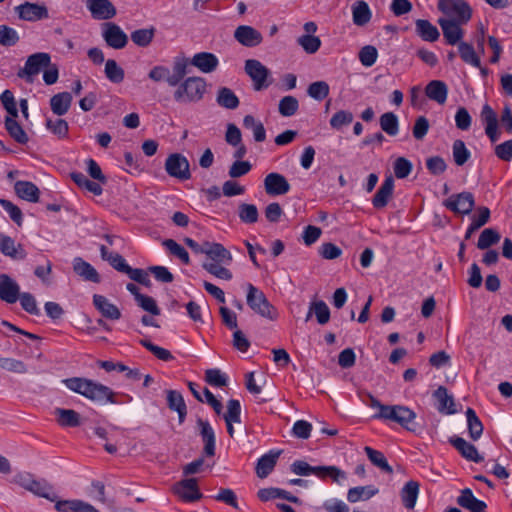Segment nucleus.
<instances>
[{"mask_svg":"<svg viewBox=\"0 0 512 512\" xmlns=\"http://www.w3.org/2000/svg\"><path fill=\"white\" fill-rule=\"evenodd\" d=\"M208 260L206 262L222 263L230 265L232 262V254L220 243L206 242V250L204 253Z\"/></svg>","mask_w":512,"mask_h":512,"instance_id":"21","label":"nucleus"},{"mask_svg":"<svg viewBox=\"0 0 512 512\" xmlns=\"http://www.w3.org/2000/svg\"><path fill=\"white\" fill-rule=\"evenodd\" d=\"M458 51L460 54L461 59L474 67L480 68L481 62L480 58L476 54L473 46L467 42H460L458 44Z\"/></svg>","mask_w":512,"mask_h":512,"instance_id":"51","label":"nucleus"},{"mask_svg":"<svg viewBox=\"0 0 512 512\" xmlns=\"http://www.w3.org/2000/svg\"><path fill=\"white\" fill-rule=\"evenodd\" d=\"M14 10L18 18L23 21L37 22L49 18V11L44 3L24 2Z\"/></svg>","mask_w":512,"mask_h":512,"instance_id":"9","label":"nucleus"},{"mask_svg":"<svg viewBox=\"0 0 512 512\" xmlns=\"http://www.w3.org/2000/svg\"><path fill=\"white\" fill-rule=\"evenodd\" d=\"M443 205L456 214L468 215L475 206L474 196L471 192L453 194L443 201Z\"/></svg>","mask_w":512,"mask_h":512,"instance_id":"12","label":"nucleus"},{"mask_svg":"<svg viewBox=\"0 0 512 512\" xmlns=\"http://www.w3.org/2000/svg\"><path fill=\"white\" fill-rule=\"evenodd\" d=\"M73 270L86 281L93 283H99L101 281L100 275L96 269L81 257H76L73 260Z\"/></svg>","mask_w":512,"mask_h":512,"instance_id":"32","label":"nucleus"},{"mask_svg":"<svg viewBox=\"0 0 512 512\" xmlns=\"http://www.w3.org/2000/svg\"><path fill=\"white\" fill-rule=\"evenodd\" d=\"M45 126L59 139H64L68 136L69 126L67 121L64 119L59 118L53 121L52 119L47 118Z\"/></svg>","mask_w":512,"mask_h":512,"instance_id":"60","label":"nucleus"},{"mask_svg":"<svg viewBox=\"0 0 512 512\" xmlns=\"http://www.w3.org/2000/svg\"><path fill=\"white\" fill-rule=\"evenodd\" d=\"M477 215L472 217V222L465 233V240L471 238L472 234L484 226L490 219V210L488 207L482 206L477 209Z\"/></svg>","mask_w":512,"mask_h":512,"instance_id":"45","label":"nucleus"},{"mask_svg":"<svg viewBox=\"0 0 512 512\" xmlns=\"http://www.w3.org/2000/svg\"><path fill=\"white\" fill-rule=\"evenodd\" d=\"M0 299L8 304L18 301V283L8 274H0Z\"/></svg>","mask_w":512,"mask_h":512,"instance_id":"20","label":"nucleus"},{"mask_svg":"<svg viewBox=\"0 0 512 512\" xmlns=\"http://www.w3.org/2000/svg\"><path fill=\"white\" fill-rule=\"evenodd\" d=\"M480 119L485 127V133L492 143L500 138L498 116L489 104H484L480 112Z\"/></svg>","mask_w":512,"mask_h":512,"instance_id":"15","label":"nucleus"},{"mask_svg":"<svg viewBox=\"0 0 512 512\" xmlns=\"http://www.w3.org/2000/svg\"><path fill=\"white\" fill-rule=\"evenodd\" d=\"M437 8L445 15L444 19L468 23L472 17V9L465 0H439Z\"/></svg>","mask_w":512,"mask_h":512,"instance_id":"5","label":"nucleus"},{"mask_svg":"<svg viewBox=\"0 0 512 512\" xmlns=\"http://www.w3.org/2000/svg\"><path fill=\"white\" fill-rule=\"evenodd\" d=\"M261 501H269L276 498L285 499L292 503H297L299 499L296 496L291 495L289 492L280 488H263L257 493Z\"/></svg>","mask_w":512,"mask_h":512,"instance_id":"44","label":"nucleus"},{"mask_svg":"<svg viewBox=\"0 0 512 512\" xmlns=\"http://www.w3.org/2000/svg\"><path fill=\"white\" fill-rule=\"evenodd\" d=\"M58 512H99L91 504L81 500H59L55 503Z\"/></svg>","mask_w":512,"mask_h":512,"instance_id":"35","label":"nucleus"},{"mask_svg":"<svg viewBox=\"0 0 512 512\" xmlns=\"http://www.w3.org/2000/svg\"><path fill=\"white\" fill-rule=\"evenodd\" d=\"M93 304L104 318L110 320H119L121 318L119 308L111 303L105 296L95 294L93 296Z\"/></svg>","mask_w":512,"mask_h":512,"instance_id":"25","label":"nucleus"},{"mask_svg":"<svg viewBox=\"0 0 512 512\" xmlns=\"http://www.w3.org/2000/svg\"><path fill=\"white\" fill-rule=\"evenodd\" d=\"M156 29L154 27L137 29L130 35L132 42L139 47H147L154 39Z\"/></svg>","mask_w":512,"mask_h":512,"instance_id":"48","label":"nucleus"},{"mask_svg":"<svg viewBox=\"0 0 512 512\" xmlns=\"http://www.w3.org/2000/svg\"><path fill=\"white\" fill-rule=\"evenodd\" d=\"M281 451H270L260 457L256 464V474L259 478H266L274 469Z\"/></svg>","mask_w":512,"mask_h":512,"instance_id":"34","label":"nucleus"},{"mask_svg":"<svg viewBox=\"0 0 512 512\" xmlns=\"http://www.w3.org/2000/svg\"><path fill=\"white\" fill-rule=\"evenodd\" d=\"M18 482L21 487L33 494L50 501H56L57 496L53 492V487L45 480H36L30 474H24L19 476Z\"/></svg>","mask_w":512,"mask_h":512,"instance_id":"11","label":"nucleus"},{"mask_svg":"<svg viewBox=\"0 0 512 512\" xmlns=\"http://www.w3.org/2000/svg\"><path fill=\"white\" fill-rule=\"evenodd\" d=\"M222 263H214V262H204L202 267L211 275L222 279V280H231L233 275L229 269L225 267Z\"/></svg>","mask_w":512,"mask_h":512,"instance_id":"59","label":"nucleus"},{"mask_svg":"<svg viewBox=\"0 0 512 512\" xmlns=\"http://www.w3.org/2000/svg\"><path fill=\"white\" fill-rule=\"evenodd\" d=\"M207 91L204 78L191 76L184 79L174 91V100L178 103H196L203 99Z\"/></svg>","mask_w":512,"mask_h":512,"instance_id":"3","label":"nucleus"},{"mask_svg":"<svg viewBox=\"0 0 512 512\" xmlns=\"http://www.w3.org/2000/svg\"><path fill=\"white\" fill-rule=\"evenodd\" d=\"M71 103L72 95L69 92L55 94L50 99L51 110L57 116L65 115L69 111Z\"/></svg>","mask_w":512,"mask_h":512,"instance_id":"38","label":"nucleus"},{"mask_svg":"<svg viewBox=\"0 0 512 512\" xmlns=\"http://www.w3.org/2000/svg\"><path fill=\"white\" fill-rule=\"evenodd\" d=\"M245 72L252 79L253 87L256 91H261L270 85V83L267 82V79L270 75V71L259 60H246Z\"/></svg>","mask_w":512,"mask_h":512,"instance_id":"10","label":"nucleus"},{"mask_svg":"<svg viewBox=\"0 0 512 512\" xmlns=\"http://www.w3.org/2000/svg\"><path fill=\"white\" fill-rule=\"evenodd\" d=\"M216 102L219 106L230 110L238 108L240 104L237 95L228 87L218 89Z\"/></svg>","mask_w":512,"mask_h":512,"instance_id":"42","label":"nucleus"},{"mask_svg":"<svg viewBox=\"0 0 512 512\" xmlns=\"http://www.w3.org/2000/svg\"><path fill=\"white\" fill-rule=\"evenodd\" d=\"M0 252L16 260H23L27 255L21 244L16 245L14 239L2 233H0Z\"/></svg>","mask_w":512,"mask_h":512,"instance_id":"24","label":"nucleus"},{"mask_svg":"<svg viewBox=\"0 0 512 512\" xmlns=\"http://www.w3.org/2000/svg\"><path fill=\"white\" fill-rule=\"evenodd\" d=\"M18 300L20 301L21 307L27 313L31 315H39L40 309L37 306L35 297L29 292H20V286L18 285Z\"/></svg>","mask_w":512,"mask_h":512,"instance_id":"58","label":"nucleus"},{"mask_svg":"<svg viewBox=\"0 0 512 512\" xmlns=\"http://www.w3.org/2000/svg\"><path fill=\"white\" fill-rule=\"evenodd\" d=\"M62 382L69 390L78 393L92 401L100 403H116L114 398L115 393L108 386H105L101 383L82 377L67 378Z\"/></svg>","mask_w":512,"mask_h":512,"instance_id":"2","label":"nucleus"},{"mask_svg":"<svg viewBox=\"0 0 512 512\" xmlns=\"http://www.w3.org/2000/svg\"><path fill=\"white\" fill-rule=\"evenodd\" d=\"M105 75L112 83H121L124 80V70L113 59H108L105 63Z\"/></svg>","mask_w":512,"mask_h":512,"instance_id":"56","label":"nucleus"},{"mask_svg":"<svg viewBox=\"0 0 512 512\" xmlns=\"http://www.w3.org/2000/svg\"><path fill=\"white\" fill-rule=\"evenodd\" d=\"M450 443L458 450V452L469 461L479 463L483 461V457L478 453L477 448L467 442L464 438L455 437L450 439Z\"/></svg>","mask_w":512,"mask_h":512,"instance_id":"27","label":"nucleus"},{"mask_svg":"<svg viewBox=\"0 0 512 512\" xmlns=\"http://www.w3.org/2000/svg\"><path fill=\"white\" fill-rule=\"evenodd\" d=\"M243 125L247 129H251L256 142H263L266 139V130L262 122L256 120L252 115H246L243 118Z\"/></svg>","mask_w":512,"mask_h":512,"instance_id":"49","label":"nucleus"},{"mask_svg":"<svg viewBox=\"0 0 512 512\" xmlns=\"http://www.w3.org/2000/svg\"><path fill=\"white\" fill-rule=\"evenodd\" d=\"M102 37L107 46L116 50L125 48L128 43L127 34L119 25L113 22H105L102 24Z\"/></svg>","mask_w":512,"mask_h":512,"instance_id":"13","label":"nucleus"},{"mask_svg":"<svg viewBox=\"0 0 512 512\" xmlns=\"http://www.w3.org/2000/svg\"><path fill=\"white\" fill-rule=\"evenodd\" d=\"M329 91V85L325 81L313 82L307 89L308 95L317 101H322L325 99L329 95Z\"/></svg>","mask_w":512,"mask_h":512,"instance_id":"61","label":"nucleus"},{"mask_svg":"<svg viewBox=\"0 0 512 512\" xmlns=\"http://www.w3.org/2000/svg\"><path fill=\"white\" fill-rule=\"evenodd\" d=\"M190 64L203 73H211L217 69L219 60L213 53L199 52L190 59Z\"/></svg>","mask_w":512,"mask_h":512,"instance_id":"22","label":"nucleus"},{"mask_svg":"<svg viewBox=\"0 0 512 512\" xmlns=\"http://www.w3.org/2000/svg\"><path fill=\"white\" fill-rule=\"evenodd\" d=\"M264 190L269 196L284 195L290 191V184L280 173L271 172L264 178Z\"/></svg>","mask_w":512,"mask_h":512,"instance_id":"16","label":"nucleus"},{"mask_svg":"<svg viewBox=\"0 0 512 512\" xmlns=\"http://www.w3.org/2000/svg\"><path fill=\"white\" fill-rule=\"evenodd\" d=\"M234 38L243 46L255 47L258 46L262 40V34L252 26L240 25L234 31Z\"/></svg>","mask_w":512,"mask_h":512,"instance_id":"19","label":"nucleus"},{"mask_svg":"<svg viewBox=\"0 0 512 512\" xmlns=\"http://www.w3.org/2000/svg\"><path fill=\"white\" fill-rule=\"evenodd\" d=\"M14 190L17 196L23 200L32 203L39 201L40 191L38 187L30 181H17L14 184Z\"/></svg>","mask_w":512,"mask_h":512,"instance_id":"33","label":"nucleus"},{"mask_svg":"<svg viewBox=\"0 0 512 512\" xmlns=\"http://www.w3.org/2000/svg\"><path fill=\"white\" fill-rule=\"evenodd\" d=\"M380 127L389 136H395L399 130L397 116L393 112H386L380 117Z\"/></svg>","mask_w":512,"mask_h":512,"instance_id":"54","label":"nucleus"},{"mask_svg":"<svg viewBox=\"0 0 512 512\" xmlns=\"http://www.w3.org/2000/svg\"><path fill=\"white\" fill-rule=\"evenodd\" d=\"M101 258L107 261L115 270L121 273H127L130 266L126 263V260L118 253H111L104 245L100 246Z\"/></svg>","mask_w":512,"mask_h":512,"instance_id":"41","label":"nucleus"},{"mask_svg":"<svg viewBox=\"0 0 512 512\" xmlns=\"http://www.w3.org/2000/svg\"><path fill=\"white\" fill-rule=\"evenodd\" d=\"M365 395L369 399V402L366 404L378 410V412L373 415V418L395 422L410 432L416 431L414 426L416 413L409 407L404 405H384L371 393L365 392Z\"/></svg>","mask_w":512,"mask_h":512,"instance_id":"1","label":"nucleus"},{"mask_svg":"<svg viewBox=\"0 0 512 512\" xmlns=\"http://www.w3.org/2000/svg\"><path fill=\"white\" fill-rule=\"evenodd\" d=\"M173 491L185 502H195L200 500L203 495L198 488L196 478H187L176 483Z\"/></svg>","mask_w":512,"mask_h":512,"instance_id":"17","label":"nucleus"},{"mask_svg":"<svg viewBox=\"0 0 512 512\" xmlns=\"http://www.w3.org/2000/svg\"><path fill=\"white\" fill-rule=\"evenodd\" d=\"M434 398L437 400V410L440 413L454 414L457 412L455 409L454 398L448 394V390L444 386H439L433 393Z\"/></svg>","mask_w":512,"mask_h":512,"instance_id":"31","label":"nucleus"},{"mask_svg":"<svg viewBox=\"0 0 512 512\" xmlns=\"http://www.w3.org/2000/svg\"><path fill=\"white\" fill-rule=\"evenodd\" d=\"M167 405L170 410L178 413L179 422L183 423L187 415V406L184 398L179 391L167 390Z\"/></svg>","mask_w":512,"mask_h":512,"instance_id":"36","label":"nucleus"},{"mask_svg":"<svg viewBox=\"0 0 512 512\" xmlns=\"http://www.w3.org/2000/svg\"><path fill=\"white\" fill-rule=\"evenodd\" d=\"M425 94L430 100L443 105L447 100L448 86L444 81L432 80L426 85Z\"/></svg>","mask_w":512,"mask_h":512,"instance_id":"30","label":"nucleus"},{"mask_svg":"<svg viewBox=\"0 0 512 512\" xmlns=\"http://www.w3.org/2000/svg\"><path fill=\"white\" fill-rule=\"evenodd\" d=\"M457 503L471 512H486L485 509L487 508L486 503L477 499L470 488H465L461 491L460 496L457 498Z\"/></svg>","mask_w":512,"mask_h":512,"instance_id":"29","label":"nucleus"},{"mask_svg":"<svg viewBox=\"0 0 512 512\" xmlns=\"http://www.w3.org/2000/svg\"><path fill=\"white\" fill-rule=\"evenodd\" d=\"M297 43L304 49L308 54L316 53L320 46L321 40L319 37L309 34H304L297 39Z\"/></svg>","mask_w":512,"mask_h":512,"instance_id":"62","label":"nucleus"},{"mask_svg":"<svg viewBox=\"0 0 512 512\" xmlns=\"http://www.w3.org/2000/svg\"><path fill=\"white\" fill-rule=\"evenodd\" d=\"M500 234L492 228L484 229L478 239L477 247L480 250H485L499 242Z\"/></svg>","mask_w":512,"mask_h":512,"instance_id":"55","label":"nucleus"},{"mask_svg":"<svg viewBox=\"0 0 512 512\" xmlns=\"http://www.w3.org/2000/svg\"><path fill=\"white\" fill-rule=\"evenodd\" d=\"M86 7L96 20L112 19L117 11L110 0H87Z\"/></svg>","mask_w":512,"mask_h":512,"instance_id":"18","label":"nucleus"},{"mask_svg":"<svg viewBox=\"0 0 512 512\" xmlns=\"http://www.w3.org/2000/svg\"><path fill=\"white\" fill-rule=\"evenodd\" d=\"M364 451L373 465L381 469L382 471L392 474L393 468L387 462L384 454L381 451L375 450L369 446L364 448Z\"/></svg>","mask_w":512,"mask_h":512,"instance_id":"46","label":"nucleus"},{"mask_svg":"<svg viewBox=\"0 0 512 512\" xmlns=\"http://www.w3.org/2000/svg\"><path fill=\"white\" fill-rule=\"evenodd\" d=\"M394 189V179L392 176L385 178L380 188L372 199V204L376 209L384 208L392 198Z\"/></svg>","mask_w":512,"mask_h":512,"instance_id":"26","label":"nucleus"},{"mask_svg":"<svg viewBox=\"0 0 512 512\" xmlns=\"http://www.w3.org/2000/svg\"><path fill=\"white\" fill-rule=\"evenodd\" d=\"M419 494V483L414 480L408 481L401 490V499L405 508L411 510L415 507Z\"/></svg>","mask_w":512,"mask_h":512,"instance_id":"40","label":"nucleus"},{"mask_svg":"<svg viewBox=\"0 0 512 512\" xmlns=\"http://www.w3.org/2000/svg\"><path fill=\"white\" fill-rule=\"evenodd\" d=\"M291 471L299 476H308L315 474L318 477H331L334 481L339 478H345L346 474L336 466H311L307 462L297 460L291 464Z\"/></svg>","mask_w":512,"mask_h":512,"instance_id":"6","label":"nucleus"},{"mask_svg":"<svg viewBox=\"0 0 512 512\" xmlns=\"http://www.w3.org/2000/svg\"><path fill=\"white\" fill-rule=\"evenodd\" d=\"M372 12L369 5L363 1L358 0L352 5V19L353 23L357 26H364L371 20Z\"/></svg>","mask_w":512,"mask_h":512,"instance_id":"39","label":"nucleus"},{"mask_svg":"<svg viewBox=\"0 0 512 512\" xmlns=\"http://www.w3.org/2000/svg\"><path fill=\"white\" fill-rule=\"evenodd\" d=\"M197 425L200 428V436L203 440L204 447L203 453L207 457L215 455V433L210 423L203 419L197 420Z\"/></svg>","mask_w":512,"mask_h":512,"instance_id":"23","label":"nucleus"},{"mask_svg":"<svg viewBox=\"0 0 512 512\" xmlns=\"http://www.w3.org/2000/svg\"><path fill=\"white\" fill-rule=\"evenodd\" d=\"M311 311H314L317 322L320 325H325L330 320V310L327 304L322 301H313L311 302Z\"/></svg>","mask_w":512,"mask_h":512,"instance_id":"64","label":"nucleus"},{"mask_svg":"<svg viewBox=\"0 0 512 512\" xmlns=\"http://www.w3.org/2000/svg\"><path fill=\"white\" fill-rule=\"evenodd\" d=\"M55 413L58 415V423L63 427H77L80 425V416L72 409L57 408Z\"/></svg>","mask_w":512,"mask_h":512,"instance_id":"50","label":"nucleus"},{"mask_svg":"<svg viewBox=\"0 0 512 512\" xmlns=\"http://www.w3.org/2000/svg\"><path fill=\"white\" fill-rule=\"evenodd\" d=\"M17 117L7 116L5 119V128L9 135L19 144H26L29 141L27 133L16 121Z\"/></svg>","mask_w":512,"mask_h":512,"instance_id":"43","label":"nucleus"},{"mask_svg":"<svg viewBox=\"0 0 512 512\" xmlns=\"http://www.w3.org/2000/svg\"><path fill=\"white\" fill-rule=\"evenodd\" d=\"M227 432L230 437H234V427L233 424L241 423V404L239 400L230 399L227 402V411L223 415Z\"/></svg>","mask_w":512,"mask_h":512,"instance_id":"28","label":"nucleus"},{"mask_svg":"<svg viewBox=\"0 0 512 512\" xmlns=\"http://www.w3.org/2000/svg\"><path fill=\"white\" fill-rule=\"evenodd\" d=\"M238 216L245 224H254L258 221L259 212L254 204L241 203L238 206Z\"/></svg>","mask_w":512,"mask_h":512,"instance_id":"53","label":"nucleus"},{"mask_svg":"<svg viewBox=\"0 0 512 512\" xmlns=\"http://www.w3.org/2000/svg\"><path fill=\"white\" fill-rule=\"evenodd\" d=\"M415 31L422 40L427 42H435L440 37L437 27L426 19L415 21Z\"/></svg>","mask_w":512,"mask_h":512,"instance_id":"37","label":"nucleus"},{"mask_svg":"<svg viewBox=\"0 0 512 512\" xmlns=\"http://www.w3.org/2000/svg\"><path fill=\"white\" fill-rule=\"evenodd\" d=\"M165 170L169 176L179 180H189L191 178L189 161L180 153H173L167 157Z\"/></svg>","mask_w":512,"mask_h":512,"instance_id":"8","label":"nucleus"},{"mask_svg":"<svg viewBox=\"0 0 512 512\" xmlns=\"http://www.w3.org/2000/svg\"><path fill=\"white\" fill-rule=\"evenodd\" d=\"M469 435L472 440H478L483 433V424L472 408L466 410Z\"/></svg>","mask_w":512,"mask_h":512,"instance_id":"47","label":"nucleus"},{"mask_svg":"<svg viewBox=\"0 0 512 512\" xmlns=\"http://www.w3.org/2000/svg\"><path fill=\"white\" fill-rule=\"evenodd\" d=\"M247 305L258 315L274 321L278 317L277 309L268 301L265 294L252 284L247 285Z\"/></svg>","mask_w":512,"mask_h":512,"instance_id":"4","label":"nucleus"},{"mask_svg":"<svg viewBox=\"0 0 512 512\" xmlns=\"http://www.w3.org/2000/svg\"><path fill=\"white\" fill-rule=\"evenodd\" d=\"M437 23L441 27L443 37L448 45L454 46L462 42L461 40L464 36V30L461 26L465 25L466 23H460V21L448 20L444 18H439Z\"/></svg>","mask_w":512,"mask_h":512,"instance_id":"14","label":"nucleus"},{"mask_svg":"<svg viewBox=\"0 0 512 512\" xmlns=\"http://www.w3.org/2000/svg\"><path fill=\"white\" fill-rule=\"evenodd\" d=\"M162 244L172 255L178 257L184 264L190 263L188 252L175 240L166 239Z\"/></svg>","mask_w":512,"mask_h":512,"instance_id":"63","label":"nucleus"},{"mask_svg":"<svg viewBox=\"0 0 512 512\" xmlns=\"http://www.w3.org/2000/svg\"><path fill=\"white\" fill-rule=\"evenodd\" d=\"M51 56L46 52H37L28 56L23 68L17 72L20 79H24L27 83H32L34 77L38 75L46 66L50 64Z\"/></svg>","mask_w":512,"mask_h":512,"instance_id":"7","label":"nucleus"},{"mask_svg":"<svg viewBox=\"0 0 512 512\" xmlns=\"http://www.w3.org/2000/svg\"><path fill=\"white\" fill-rule=\"evenodd\" d=\"M377 493V489L373 486H359L350 488L347 493V499L351 503L359 500H368Z\"/></svg>","mask_w":512,"mask_h":512,"instance_id":"52","label":"nucleus"},{"mask_svg":"<svg viewBox=\"0 0 512 512\" xmlns=\"http://www.w3.org/2000/svg\"><path fill=\"white\" fill-rule=\"evenodd\" d=\"M453 159L456 165H464L470 158L471 153L467 149L464 141L457 139L453 142L452 146Z\"/></svg>","mask_w":512,"mask_h":512,"instance_id":"57","label":"nucleus"}]
</instances>
